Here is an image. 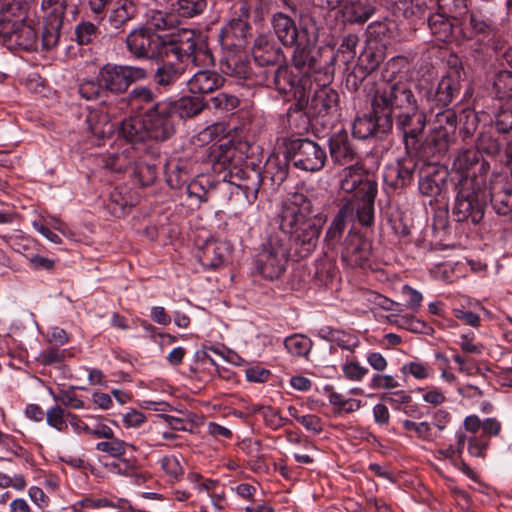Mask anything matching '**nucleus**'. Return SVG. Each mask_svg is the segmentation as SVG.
<instances>
[{"mask_svg": "<svg viewBox=\"0 0 512 512\" xmlns=\"http://www.w3.org/2000/svg\"><path fill=\"white\" fill-rule=\"evenodd\" d=\"M261 183V172L246 163L241 169L237 170L233 179H230L223 186L229 189L231 195L242 194L249 203H252L257 198Z\"/></svg>", "mask_w": 512, "mask_h": 512, "instance_id": "12", "label": "nucleus"}, {"mask_svg": "<svg viewBox=\"0 0 512 512\" xmlns=\"http://www.w3.org/2000/svg\"><path fill=\"white\" fill-rule=\"evenodd\" d=\"M384 52L382 48L373 49L369 47L360 55V62L365 70L373 71L384 61Z\"/></svg>", "mask_w": 512, "mask_h": 512, "instance_id": "55", "label": "nucleus"}, {"mask_svg": "<svg viewBox=\"0 0 512 512\" xmlns=\"http://www.w3.org/2000/svg\"><path fill=\"white\" fill-rule=\"evenodd\" d=\"M376 109L389 107L396 118V128L403 134L406 149H415L426 125L425 114L418 109L410 84L403 80L384 81V89L376 100Z\"/></svg>", "mask_w": 512, "mask_h": 512, "instance_id": "2", "label": "nucleus"}, {"mask_svg": "<svg viewBox=\"0 0 512 512\" xmlns=\"http://www.w3.org/2000/svg\"><path fill=\"white\" fill-rule=\"evenodd\" d=\"M369 386L372 389H384V390H391L395 389L400 386L398 380L388 374H375L370 383Z\"/></svg>", "mask_w": 512, "mask_h": 512, "instance_id": "60", "label": "nucleus"}, {"mask_svg": "<svg viewBox=\"0 0 512 512\" xmlns=\"http://www.w3.org/2000/svg\"><path fill=\"white\" fill-rule=\"evenodd\" d=\"M161 468L170 481H179L184 475V468L180 459L175 455L164 456L161 460Z\"/></svg>", "mask_w": 512, "mask_h": 512, "instance_id": "48", "label": "nucleus"}, {"mask_svg": "<svg viewBox=\"0 0 512 512\" xmlns=\"http://www.w3.org/2000/svg\"><path fill=\"white\" fill-rule=\"evenodd\" d=\"M397 9L405 18H420L425 14L426 4L422 0H398Z\"/></svg>", "mask_w": 512, "mask_h": 512, "instance_id": "49", "label": "nucleus"}, {"mask_svg": "<svg viewBox=\"0 0 512 512\" xmlns=\"http://www.w3.org/2000/svg\"><path fill=\"white\" fill-rule=\"evenodd\" d=\"M447 172L437 166L429 165L420 171L419 190L429 197L438 196L446 182Z\"/></svg>", "mask_w": 512, "mask_h": 512, "instance_id": "23", "label": "nucleus"}, {"mask_svg": "<svg viewBox=\"0 0 512 512\" xmlns=\"http://www.w3.org/2000/svg\"><path fill=\"white\" fill-rule=\"evenodd\" d=\"M136 450L133 444L127 443L119 438H111L108 441H101L96 444V450L108 454L110 457L117 458L121 461L124 466L123 472H128L133 469V466L128 460L122 459L126 454L127 449Z\"/></svg>", "mask_w": 512, "mask_h": 512, "instance_id": "33", "label": "nucleus"}, {"mask_svg": "<svg viewBox=\"0 0 512 512\" xmlns=\"http://www.w3.org/2000/svg\"><path fill=\"white\" fill-rule=\"evenodd\" d=\"M272 68H266L259 71L260 79H256L255 83L273 88L282 94L297 95L298 82L297 76L292 75L288 67L277 64Z\"/></svg>", "mask_w": 512, "mask_h": 512, "instance_id": "14", "label": "nucleus"}, {"mask_svg": "<svg viewBox=\"0 0 512 512\" xmlns=\"http://www.w3.org/2000/svg\"><path fill=\"white\" fill-rule=\"evenodd\" d=\"M377 189L373 190L371 184L366 186V194L350 198L346 202H352L356 217L363 226H371L374 223V201Z\"/></svg>", "mask_w": 512, "mask_h": 512, "instance_id": "24", "label": "nucleus"}, {"mask_svg": "<svg viewBox=\"0 0 512 512\" xmlns=\"http://www.w3.org/2000/svg\"><path fill=\"white\" fill-rule=\"evenodd\" d=\"M416 167L417 163L411 157H405L387 165L383 172L385 185L393 190L410 185Z\"/></svg>", "mask_w": 512, "mask_h": 512, "instance_id": "16", "label": "nucleus"}, {"mask_svg": "<svg viewBox=\"0 0 512 512\" xmlns=\"http://www.w3.org/2000/svg\"><path fill=\"white\" fill-rule=\"evenodd\" d=\"M184 71L181 64L170 61L164 62L156 68L153 74V82L157 87L168 89L182 77Z\"/></svg>", "mask_w": 512, "mask_h": 512, "instance_id": "31", "label": "nucleus"}, {"mask_svg": "<svg viewBox=\"0 0 512 512\" xmlns=\"http://www.w3.org/2000/svg\"><path fill=\"white\" fill-rule=\"evenodd\" d=\"M369 184L373 190L377 189V183L368 176L360 163L357 162L342 170L340 188L342 191L352 194L351 198L366 194V186Z\"/></svg>", "mask_w": 512, "mask_h": 512, "instance_id": "15", "label": "nucleus"}, {"mask_svg": "<svg viewBox=\"0 0 512 512\" xmlns=\"http://www.w3.org/2000/svg\"><path fill=\"white\" fill-rule=\"evenodd\" d=\"M223 72L230 77L234 78L237 84H244L246 80L251 81V84H256L252 81V71L248 62L238 59L231 58L227 61ZM250 85V83L248 84Z\"/></svg>", "mask_w": 512, "mask_h": 512, "instance_id": "38", "label": "nucleus"}, {"mask_svg": "<svg viewBox=\"0 0 512 512\" xmlns=\"http://www.w3.org/2000/svg\"><path fill=\"white\" fill-rule=\"evenodd\" d=\"M373 14L371 7H365L361 3L345 5L343 8L344 18L351 23H365Z\"/></svg>", "mask_w": 512, "mask_h": 512, "instance_id": "46", "label": "nucleus"}, {"mask_svg": "<svg viewBox=\"0 0 512 512\" xmlns=\"http://www.w3.org/2000/svg\"><path fill=\"white\" fill-rule=\"evenodd\" d=\"M224 84V78L216 71L199 70L187 81L188 90L192 94L213 93Z\"/></svg>", "mask_w": 512, "mask_h": 512, "instance_id": "22", "label": "nucleus"}, {"mask_svg": "<svg viewBox=\"0 0 512 512\" xmlns=\"http://www.w3.org/2000/svg\"><path fill=\"white\" fill-rule=\"evenodd\" d=\"M208 162L214 173L221 176L223 185L233 179L237 170L246 164L244 153L230 140L212 145L208 154Z\"/></svg>", "mask_w": 512, "mask_h": 512, "instance_id": "9", "label": "nucleus"}, {"mask_svg": "<svg viewBox=\"0 0 512 512\" xmlns=\"http://www.w3.org/2000/svg\"><path fill=\"white\" fill-rule=\"evenodd\" d=\"M354 206L352 202H345L332 219L324 237L329 247H335L341 240L346 228L347 219L352 217Z\"/></svg>", "mask_w": 512, "mask_h": 512, "instance_id": "25", "label": "nucleus"}, {"mask_svg": "<svg viewBox=\"0 0 512 512\" xmlns=\"http://www.w3.org/2000/svg\"><path fill=\"white\" fill-rule=\"evenodd\" d=\"M338 93L324 87L315 92L307 103L305 113L312 117L325 116L337 110Z\"/></svg>", "mask_w": 512, "mask_h": 512, "instance_id": "21", "label": "nucleus"}, {"mask_svg": "<svg viewBox=\"0 0 512 512\" xmlns=\"http://www.w3.org/2000/svg\"><path fill=\"white\" fill-rule=\"evenodd\" d=\"M271 24L281 43L285 46H294L299 40V33L291 16L283 12L273 14Z\"/></svg>", "mask_w": 512, "mask_h": 512, "instance_id": "26", "label": "nucleus"}, {"mask_svg": "<svg viewBox=\"0 0 512 512\" xmlns=\"http://www.w3.org/2000/svg\"><path fill=\"white\" fill-rule=\"evenodd\" d=\"M402 425L407 431H412L417 437L428 440L431 438V426L428 422H414L411 420H403Z\"/></svg>", "mask_w": 512, "mask_h": 512, "instance_id": "62", "label": "nucleus"}, {"mask_svg": "<svg viewBox=\"0 0 512 512\" xmlns=\"http://www.w3.org/2000/svg\"><path fill=\"white\" fill-rule=\"evenodd\" d=\"M131 14L128 11L127 5L122 4L113 9L109 15V24L112 29L120 31L122 27L131 19Z\"/></svg>", "mask_w": 512, "mask_h": 512, "instance_id": "57", "label": "nucleus"}, {"mask_svg": "<svg viewBox=\"0 0 512 512\" xmlns=\"http://www.w3.org/2000/svg\"><path fill=\"white\" fill-rule=\"evenodd\" d=\"M98 27L91 22H81L75 28V39L79 45H87L97 38Z\"/></svg>", "mask_w": 512, "mask_h": 512, "instance_id": "52", "label": "nucleus"}, {"mask_svg": "<svg viewBox=\"0 0 512 512\" xmlns=\"http://www.w3.org/2000/svg\"><path fill=\"white\" fill-rule=\"evenodd\" d=\"M24 15L21 7L17 3H9L0 10V40L4 44L11 46L14 36H16Z\"/></svg>", "mask_w": 512, "mask_h": 512, "instance_id": "19", "label": "nucleus"}, {"mask_svg": "<svg viewBox=\"0 0 512 512\" xmlns=\"http://www.w3.org/2000/svg\"><path fill=\"white\" fill-rule=\"evenodd\" d=\"M384 89V82L380 83L371 101L372 113L358 116L353 123V135L361 140L371 136H381L388 133L393 127V118L390 115L389 107H383V111L376 109V100Z\"/></svg>", "mask_w": 512, "mask_h": 512, "instance_id": "8", "label": "nucleus"}, {"mask_svg": "<svg viewBox=\"0 0 512 512\" xmlns=\"http://www.w3.org/2000/svg\"><path fill=\"white\" fill-rule=\"evenodd\" d=\"M97 74L107 97L122 94L131 84L147 78L146 69L130 65L106 64Z\"/></svg>", "mask_w": 512, "mask_h": 512, "instance_id": "7", "label": "nucleus"}, {"mask_svg": "<svg viewBox=\"0 0 512 512\" xmlns=\"http://www.w3.org/2000/svg\"><path fill=\"white\" fill-rule=\"evenodd\" d=\"M479 150L469 149L462 152L454 161V167L460 174L459 192L456 202L458 221L471 219L474 224L480 222V168Z\"/></svg>", "mask_w": 512, "mask_h": 512, "instance_id": "3", "label": "nucleus"}, {"mask_svg": "<svg viewBox=\"0 0 512 512\" xmlns=\"http://www.w3.org/2000/svg\"><path fill=\"white\" fill-rule=\"evenodd\" d=\"M229 254V246L225 242L209 241L203 250V265L218 269L228 262Z\"/></svg>", "mask_w": 512, "mask_h": 512, "instance_id": "30", "label": "nucleus"}, {"mask_svg": "<svg viewBox=\"0 0 512 512\" xmlns=\"http://www.w3.org/2000/svg\"><path fill=\"white\" fill-rule=\"evenodd\" d=\"M120 133L125 140L130 143L129 146L142 142L146 137H148L144 117L142 119L131 117L123 120L121 123Z\"/></svg>", "mask_w": 512, "mask_h": 512, "instance_id": "36", "label": "nucleus"}, {"mask_svg": "<svg viewBox=\"0 0 512 512\" xmlns=\"http://www.w3.org/2000/svg\"><path fill=\"white\" fill-rule=\"evenodd\" d=\"M401 292L407 297L406 307L413 312H418L422 306V294L409 285H404Z\"/></svg>", "mask_w": 512, "mask_h": 512, "instance_id": "63", "label": "nucleus"}, {"mask_svg": "<svg viewBox=\"0 0 512 512\" xmlns=\"http://www.w3.org/2000/svg\"><path fill=\"white\" fill-rule=\"evenodd\" d=\"M89 131L99 139L110 137L114 133V124L107 113L92 111L86 118Z\"/></svg>", "mask_w": 512, "mask_h": 512, "instance_id": "35", "label": "nucleus"}, {"mask_svg": "<svg viewBox=\"0 0 512 512\" xmlns=\"http://www.w3.org/2000/svg\"><path fill=\"white\" fill-rule=\"evenodd\" d=\"M491 50L495 54V58L497 60H501V64L507 63L508 65L512 64V49H507L504 41L499 38H495L493 40H489L486 45V53Z\"/></svg>", "mask_w": 512, "mask_h": 512, "instance_id": "56", "label": "nucleus"}, {"mask_svg": "<svg viewBox=\"0 0 512 512\" xmlns=\"http://www.w3.org/2000/svg\"><path fill=\"white\" fill-rule=\"evenodd\" d=\"M78 92L80 96L88 101H99L105 103L108 99L98 74L94 79H84L79 83Z\"/></svg>", "mask_w": 512, "mask_h": 512, "instance_id": "39", "label": "nucleus"}, {"mask_svg": "<svg viewBox=\"0 0 512 512\" xmlns=\"http://www.w3.org/2000/svg\"><path fill=\"white\" fill-rule=\"evenodd\" d=\"M369 257L370 244L356 234H349L344 243L342 259L352 267H362Z\"/></svg>", "mask_w": 512, "mask_h": 512, "instance_id": "20", "label": "nucleus"}, {"mask_svg": "<svg viewBox=\"0 0 512 512\" xmlns=\"http://www.w3.org/2000/svg\"><path fill=\"white\" fill-rule=\"evenodd\" d=\"M62 26V24H58V22L55 20L54 23L44 21L42 31L43 48L49 50L54 48L58 44L60 39V30Z\"/></svg>", "mask_w": 512, "mask_h": 512, "instance_id": "50", "label": "nucleus"}, {"mask_svg": "<svg viewBox=\"0 0 512 512\" xmlns=\"http://www.w3.org/2000/svg\"><path fill=\"white\" fill-rule=\"evenodd\" d=\"M323 201L314 194L293 193L283 201L276 217L278 234L288 243L293 257L306 258L316 249L327 216Z\"/></svg>", "mask_w": 512, "mask_h": 512, "instance_id": "1", "label": "nucleus"}, {"mask_svg": "<svg viewBox=\"0 0 512 512\" xmlns=\"http://www.w3.org/2000/svg\"><path fill=\"white\" fill-rule=\"evenodd\" d=\"M170 100L154 103L144 113L148 138L165 141L175 132V115L171 111Z\"/></svg>", "mask_w": 512, "mask_h": 512, "instance_id": "10", "label": "nucleus"}, {"mask_svg": "<svg viewBox=\"0 0 512 512\" xmlns=\"http://www.w3.org/2000/svg\"><path fill=\"white\" fill-rule=\"evenodd\" d=\"M284 346L291 355L304 357L310 352L312 342L304 335L294 334L284 340Z\"/></svg>", "mask_w": 512, "mask_h": 512, "instance_id": "43", "label": "nucleus"}, {"mask_svg": "<svg viewBox=\"0 0 512 512\" xmlns=\"http://www.w3.org/2000/svg\"><path fill=\"white\" fill-rule=\"evenodd\" d=\"M294 46L295 50L292 58L294 66L304 73H307L308 71H317L319 67L317 66L316 59L312 51L304 46L299 40Z\"/></svg>", "mask_w": 512, "mask_h": 512, "instance_id": "40", "label": "nucleus"}, {"mask_svg": "<svg viewBox=\"0 0 512 512\" xmlns=\"http://www.w3.org/2000/svg\"><path fill=\"white\" fill-rule=\"evenodd\" d=\"M179 32H187L190 33V37L187 36V43L189 44V49L187 52H174V57L177 60L182 61L185 57L190 58L191 61L196 66H209L213 64L214 58L211 51L201 44L198 46L195 41V33L190 29H179Z\"/></svg>", "mask_w": 512, "mask_h": 512, "instance_id": "27", "label": "nucleus"}, {"mask_svg": "<svg viewBox=\"0 0 512 512\" xmlns=\"http://www.w3.org/2000/svg\"><path fill=\"white\" fill-rule=\"evenodd\" d=\"M190 33L179 32L160 35L149 28L134 29L126 37L128 51L137 59H158L174 55V52H187Z\"/></svg>", "mask_w": 512, "mask_h": 512, "instance_id": "4", "label": "nucleus"}, {"mask_svg": "<svg viewBox=\"0 0 512 512\" xmlns=\"http://www.w3.org/2000/svg\"><path fill=\"white\" fill-rule=\"evenodd\" d=\"M291 256L293 254L284 237L274 232L268 236L256 255V268L264 278L277 279L285 271Z\"/></svg>", "mask_w": 512, "mask_h": 512, "instance_id": "5", "label": "nucleus"}, {"mask_svg": "<svg viewBox=\"0 0 512 512\" xmlns=\"http://www.w3.org/2000/svg\"><path fill=\"white\" fill-rule=\"evenodd\" d=\"M454 141L455 133L431 130L426 140L425 149L431 155H444Z\"/></svg>", "mask_w": 512, "mask_h": 512, "instance_id": "37", "label": "nucleus"}, {"mask_svg": "<svg viewBox=\"0 0 512 512\" xmlns=\"http://www.w3.org/2000/svg\"><path fill=\"white\" fill-rule=\"evenodd\" d=\"M252 55L259 67L268 66V68H272L283 60L281 48L268 35H259L255 39Z\"/></svg>", "mask_w": 512, "mask_h": 512, "instance_id": "18", "label": "nucleus"}, {"mask_svg": "<svg viewBox=\"0 0 512 512\" xmlns=\"http://www.w3.org/2000/svg\"><path fill=\"white\" fill-rule=\"evenodd\" d=\"M490 202L499 215H512V181L507 176L497 175L492 181Z\"/></svg>", "mask_w": 512, "mask_h": 512, "instance_id": "17", "label": "nucleus"}, {"mask_svg": "<svg viewBox=\"0 0 512 512\" xmlns=\"http://www.w3.org/2000/svg\"><path fill=\"white\" fill-rule=\"evenodd\" d=\"M54 399L61 402L64 406L73 409H83L85 407L83 400L74 392V387L68 390H61L57 395H54Z\"/></svg>", "mask_w": 512, "mask_h": 512, "instance_id": "58", "label": "nucleus"}, {"mask_svg": "<svg viewBox=\"0 0 512 512\" xmlns=\"http://www.w3.org/2000/svg\"><path fill=\"white\" fill-rule=\"evenodd\" d=\"M332 159L339 164H347L356 159V152L346 132L336 133L329 139Z\"/></svg>", "mask_w": 512, "mask_h": 512, "instance_id": "29", "label": "nucleus"}, {"mask_svg": "<svg viewBox=\"0 0 512 512\" xmlns=\"http://www.w3.org/2000/svg\"><path fill=\"white\" fill-rule=\"evenodd\" d=\"M170 104L175 118H192L205 108L203 99L195 96H183L178 100H170Z\"/></svg>", "mask_w": 512, "mask_h": 512, "instance_id": "32", "label": "nucleus"}, {"mask_svg": "<svg viewBox=\"0 0 512 512\" xmlns=\"http://www.w3.org/2000/svg\"><path fill=\"white\" fill-rule=\"evenodd\" d=\"M490 125H484L482 131V153L494 156L499 153L501 144L498 139L493 138L492 130L506 134L512 130V109L500 107L499 111H482V123L487 121Z\"/></svg>", "mask_w": 512, "mask_h": 512, "instance_id": "11", "label": "nucleus"}, {"mask_svg": "<svg viewBox=\"0 0 512 512\" xmlns=\"http://www.w3.org/2000/svg\"><path fill=\"white\" fill-rule=\"evenodd\" d=\"M155 95L151 88L137 86L128 94V102L133 108L141 109L144 105L153 103Z\"/></svg>", "mask_w": 512, "mask_h": 512, "instance_id": "47", "label": "nucleus"}, {"mask_svg": "<svg viewBox=\"0 0 512 512\" xmlns=\"http://www.w3.org/2000/svg\"><path fill=\"white\" fill-rule=\"evenodd\" d=\"M432 130L439 132L455 133L457 128V116L452 109H443L435 114L432 121Z\"/></svg>", "mask_w": 512, "mask_h": 512, "instance_id": "42", "label": "nucleus"}, {"mask_svg": "<svg viewBox=\"0 0 512 512\" xmlns=\"http://www.w3.org/2000/svg\"><path fill=\"white\" fill-rule=\"evenodd\" d=\"M133 173L144 186L150 185L156 178L155 167L152 165L136 163L133 168Z\"/></svg>", "mask_w": 512, "mask_h": 512, "instance_id": "61", "label": "nucleus"}, {"mask_svg": "<svg viewBox=\"0 0 512 512\" xmlns=\"http://www.w3.org/2000/svg\"><path fill=\"white\" fill-rule=\"evenodd\" d=\"M358 42L359 38L356 34L344 36L333 59H340L344 64H349L356 56Z\"/></svg>", "mask_w": 512, "mask_h": 512, "instance_id": "45", "label": "nucleus"}, {"mask_svg": "<svg viewBox=\"0 0 512 512\" xmlns=\"http://www.w3.org/2000/svg\"><path fill=\"white\" fill-rule=\"evenodd\" d=\"M329 339L336 346L351 352L360 344L356 336L339 330H330Z\"/></svg>", "mask_w": 512, "mask_h": 512, "instance_id": "51", "label": "nucleus"}, {"mask_svg": "<svg viewBox=\"0 0 512 512\" xmlns=\"http://www.w3.org/2000/svg\"><path fill=\"white\" fill-rule=\"evenodd\" d=\"M206 0H178L177 12L179 15L191 18L204 11Z\"/></svg>", "mask_w": 512, "mask_h": 512, "instance_id": "53", "label": "nucleus"}, {"mask_svg": "<svg viewBox=\"0 0 512 512\" xmlns=\"http://www.w3.org/2000/svg\"><path fill=\"white\" fill-rule=\"evenodd\" d=\"M342 371L347 379L353 381H360L368 373L367 368L354 361L346 362L342 366Z\"/></svg>", "mask_w": 512, "mask_h": 512, "instance_id": "64", "label": "nucleus"}, {"mask_svg": "<svg viewBox=\"0 0 512 512\" xmlns=\"http://www.w3.org/2000/svg\"><path fill=\"white\" fill-rule=\"evenodd\" d=\"M249 7L241 3L227 25L221 31V40L228 46L241 48L246 43V37L251 29L249 24Z\"/></svg>", "mask_w": 512, "mask_h": 512, "instance_id": "13", "label": "nucleus"}, {"mask_svg": "<svg viewBox=\"0 0 512 512\" xmlns=\"http://www.w3.org/2000/svg\"><path fill=\"white\" fill-rule=\"evenodd\" d=\"M36 44L37 33L35 29L23 21L16 36H14L11 46H17L25 50H32L36 49Z\"/></svg>", "mask_w": 512, "mask_h": 512, "instance_id": "44", "label": "nucleus"}, {"mask_svg": "<svg viewBox=\"0 0 512 512\" xmlns=\"http://www.w3.org/2000/svg\"><path fill=\"white\" fill-rule=\"evenodd\" d=\"M285 158L297 169L316 172L324 167L327 155L318 143L307 138H297L286 145Z\"/></svg>", "mask_w": 512, "mask_h": 512, "instance_id": "6", "label": "nucleus"}, {"mask_svg": "<svg viewBox=\"0 0 512 512\" xmlns=\"http://www.w3.org/2000/svg\"><path fill=\"white\" fill-rule=\"evenodd\" d=\"M136 149L134 146H127L121 152L108 154L105 159V166L114 172L126 171L134 168L136 162Z\"/></svg>", "mask_w": 512, "mask_h": 512, "instance_id": "34", "label": "nucleus"}, {"mask_svg": "<svg viewBox=\"0 0 512 512\" xmlns=\"http://www.w3.org/2000/svg\"><path fill=\"white\" fill-rule=\"evenodd\" d=\"M67 412L59 405H55L47 410L46 422L47 424L56 429L57 431H64L67 428Z\"/></svg>", "mask_w": 512, "mask_h": 512, "instance_id": "54", "label": "nucleus"}, {"mask_svg": "<svg viewBox=\"0 0 512 512\" xmlns=\"http://www.w3.org/2000/svg\"><path fill=\"white\" fill-rule=\"evenodd\" d=\"M459 80L456 73L444 75L439 81L435 91L428 94V100L437 105L446 107L459 92Z\"/></svg>", "mask_w": 512, "mask_h": 512, "instance_id": "28", "label": "nucleus"}, {"mask_svg": "<svg viewBox=\"0 0 512 512\" xmlns=\"http://www.w3.org/2000/svg\"><path fill=\"white\" fill-rule=\"evenodd\" d=\"M487 79L491 81L493 90L499 99L512 97V72L508 70H499L491 77L487 75Z\"/></svg>", "mask_w": 512, "mask_h": 512, "instance_id": "41", "label": "nucleus"}, {"mask_svg": "<svg viewBox=\"0 0 512 512\" xmlns=\"http://www.w3.org/2000/svg\"><path fill=\"white\" fill-rule=\"evenodd\" d=\"M188 178L186 170L178 165L170 168L166 173V182L173 189H178L184 186L187 183Z\"/></svg>", "mask_w": 512, "mask_h": 512, "instance_id": "59", "label": "nucleus"}]
</instances>
